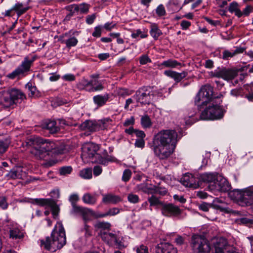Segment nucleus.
Segmentation results:
<instances>
[{
    "instance_id": "1",
    "label": "nucleus",
    "mask_w": 253,
    "mask_h": 253,
    "mask_svg": "<svg viewBox=\"0 0 253 253\" xmlns=\"http://www.w3.org/2000/svg\"><path fill=\"white\" fill-rule=\"evenodd\" d=\"M177 133L174 130H163L157 133L153 140V149L156 156L164 160L173 152L177 142Z\"/></svg>"
},
{
    "instance_id": "2",
    "label": "nucleus",
    "mask_w": 253,
    "mask_h": 253,
    "mask_svg": "<svg viewBox=\"0 0 253 253\" xmlns=\"http://www.w3.org/2000/svg\"><path fill=\"white\" fill-rule=\"evenodd\" d=\"M25 94L20 89L13 88L0 93V109L9 107L26 99Z\"/></svg>"
},
{
    "instance_id": "3",
    "label": "nucleus",
    "mask_w": 253,
    "mask_h": 253,
    "mask_svg": "<svg viewBox=\"0 0 253 253\" xmlns=\"http://www.w3.org/2000/svg\"><path fill=\"white\" fill-rule=\"evenodd\" d=\"M66 243L65 230L63 226L59 224L52 231L50 239H48V251L54 252L62 248Z\"/></svg>"
},
{
    "instance_id": "4",
    "label": "nucleus",
    "mask_w": 253,
    "mask_h": 253,
    "mask_svg": "<svg viewBox=\"0 0 253 253\" xmlns=\"http://www.w3.org/2000/svg\"><path fill=\"white\" fill-rule=\"evenodd\" d=\"M27 145L32 147L31 153L39 159L44 160L47 155L46 140L40 137H31L27 140Z\"/></svg>"
},
{
    "instance_id": "5",
    "label": "nucleus",
    "mask_w": 253,
    "mask_h": 253,
    "mask_svg": "<svg viewBox=\"0 0 253 253\" xmlns=\"http://www.w3.org/2000/svg\"><path fill=\"white\" fill-rule=\"evenodd\" d=\"M222 100L212 101L201 113V118L203 120H217L222 118L224 115L222 107L219 105Z\"/></svg>"
},
{
    "instance_id": "6",
    "label": "nucleus",
    "mask_w": 253,
    "mask_h": 253,
    "mask_svg": "<svg viewBox=\"0 0 253 253\" xmlns=\"http://www.w3.org/2000/svg\"><path fill=\"white\" fill-rule=\"evenodd\" d=\"M190 246L195 253H210L211 250L209 241L201 235L194 234L192 236Z\"/></svg>"
},
{
    "instance_id": "7",
    "label": "nucleus",
    "mask_w": 253,
    "mask_h": 253,
    "mask_svg": "<svg viewBox=\"0 0 253 253\" xmlns=\"http://www.w3.org/2000/svg\"><path fill=\"white\" fill-rule=\"evenodd\" d=\"M112 122L109 118L98 121L86 120L80 125V128L82 130H87L90 132L96 131L106 129Z\"/></svg>"
},
{
    "instance_id": "8",
    "label": "nucleus",
    "mask_w": 253,
    "mask_h": 253,
    "mask_svg": "<svg viewBox=\"0 0 253 253\" xmlns=\"http://www.w3.org/2000/svg\"><path fill=\"white\" fill-rule=\"evenodd\" d=\"M37 58L36 55H30L26 56L21 64L12 72L7 75L6 77L10 79H14L24 75L25 73L30 71L33 63Z\"/></svg>"
},
{
    "instance_id": "9",
    "label": "nucleus",
    "mask_w": 253,
    "mask_h": 253,
    "mask_svg": "<svg viewBox=\"0 0 253 253\" xmlns=\"http://www.w3.org/2000/svg\"><path fill=\"white\" fill-rule=\"evenodd\" d=\"M230 194L233 198L242 204L247 206L253 204V186L243 190H235Z\"/></svg>"
},
{
    "instance_id": "10",
    "label": "nucleus",
    "mask_w": 253,
    "mask_h": 253,
    "mask_svg": "<svg viewBox=\"0 0 253 253\" xmlns=\"http://www.w3.org/2000/svg\"><path fill=\"white\" fill-rule=\"evenodd\" d=\"M222 95L215 97L213 96V88L209 84H206L203 86L200 91L198 92L195 98V103L196 104L202 101V105H205L206 103L210 101L212 98L214 99H219L222 96Z\"/></svg>"
},
{
    "instance_id": "11",
    "label": "nucleus",
    "mask_w": 253,
    "mask_h": 253,
    "mask_svg": "<svg viewBox=\"0 0 253 253\" xmlns=\"http://www.w3.org/2000/svg\"><path fill=\"white\" fill-rule=\"evenodd\" d=\"M154 95L152 88L148 87H144L137 91L133 98L142 104H149L153 99Z\"/></svg>"
},
{
    "instance_id": "12",
    "label": "nucleus",
    "mask_w": 253,
    "mask_h": 253,
    "mask_svg": "<svg viewBox=\"0 0 253 253\" xmlns=\"http://www.w3.org/2000/svg\"><path fill=\"white\" fill-rule=\"evenodd\" d=\"M59 146V142L48 140V156L51 155L53 157V159L48 160V167L53 166L59 162V160L55 158L56 156L63 153V150Z\"/></svg>"
},
{
    "instance_id": "13",
    "label": "nucleus",
    "mask_w": 253,
    "mask_h": 253,
    "mask_svg": "<svg viewBox=\"0 0 253 253\" xmlns=\"http://www.w3.org/2000/svg\"><path fill=\"white\" fill-rule=\"evenodd\" d=\"M161 211L163 215L168 217H178L182 213V210L178 206L171 203L162 205Z\"/></svg>"
},
{
    "instance_id": "14",
    "label": "nucleus",
    "mask_w": 253,
    "mask_h": 253,
    "mask_svg": "<svg viewBox=\"0 0 253 253\" xmlns=\"http://www.w3.org/2000/svg\"><path fill=\"white\" fill-rule=\"evenodd\" d=\"M52 199H48V208H50L53 217L57 218L60 211L59 206L56 204L55 200L59 197V191L54 189L50 193Z\"/></svg>"
},
{
    "instance_id": "15",
    "label": "nucleus",
    "mask_w": 253,
    "mask_h": 253,
    "mask_svg": "<svg viewBox=\"0 0 253 253\" xmlns=\"http://www.w3.org/2000/svg\"><path fill=\"white\" fill-rule=\"evenodd\" d=\"M99 145L93 143H90L84 145L82 148L81 155L83 160L89 159L90 160L94 157L97 152L99 150Z\"/></svg>"
},
{
    "instance_id": "16",
    "label": "nucleus",
    "mask_w": 253,
    "mask_h": 253,
    "mask_svg": "<svg viewBox=\"0 0 253 253\" xmlns=\"http://www.w3.org/2000/svg\"><path fill=\"white\" fill-rule=\"evenodd\" d=\"M230 189V185L227 179L220 175H218L214 184L211 187L212 191L226 192Z\"/></svg>"
},
{
    "instance_id": "17",
    "label": "nucleus",
    "mask_w": 253,
    "mask_h": 253,
    "mask_svg": "<svg viewBox=\"0 0 253 253\" xmlns=\"http://www.w3.org/2000/svg\"><path fill=\"white\" fill-rule=\"evenodd\" d=\"M200 176H196L191 173L185 174L181 179V182L183 185L193 188H198L200 185Z\"/></svg>"
},
{
    "instance_id": "18",
    "label": "nucleus",
    "mask_w": 253,
    "mask_h": 253,
    "mask_svg": "<svg viewBox=\"0 0 253 253\" xmlns=\"http://www.w3.org/2000/svg\"><path fill=\"white\" fill-rule=\"evenodd\" d=\"M237 75V71L236 70L226 68L215 70L213 73L214 77L221 78L227 81L234 79Z\"/></svg>"
},
{
    "instance_id": "19",
    "label": "nucleus",
    "mask_w": 253,
    "mask_h": 253,
    "mask_svg": "<svg viewBox=\"0 0 253 253\" xmlns=\"http://www.w3.org/2000/svg\"><path fill=\"white\" fill-rule=\"evenodd\" d=\"M218 174L216 173L205 172L200 175V181L209 184L208 188L211 191L214 184Z\"/></svg>"
},
{
    "instance_id": "20",
    "label": "nucleus",
    "mask_w": 253,
    "mask_h": 253,
    "mask_svg": "<svg viewBox=\"0 0 253 253\" xmlns=\"http://www.w3.org/2000/svg\"><path fill=\"white\" fill-rule=\"evenodd\" d=\"M228 242L224 238H217L213 243V253H226Z\"/></svg>"
},
{
    "instance_id": "21",
    "label": "nucleus",
    "mask_w": 253,
    "mask_h": 253,
    "mask_svg": "<svg viewBox=\"0 0 253 253\" xmlns=\"http://www.w3.org/2000/svg\"><path fill=\"white\" fill-rule=\"evenodd\" d=\"M100 235L101 239L109 246L114 244L117 237L116 234L110 232L109 230L101 231Z\"/></svg>"
},
{
    "instance_id": "22",
    "label": "nucleus",
    "mask_w": 253,
    "mask_h": 253,
    "mask_svg": "<svg viewBox=\"0 0 253 253\" xmlns=\"http://www.w3.org/2000/svg\"><path fill=\"white\" fill-rule=\"evenodd\" d=\"M155 253H177V251L170 244L162 243L156 247Z\"/></svg>"
},
{
    "instance_id": "23",
    "label": "nucleus",
    "mask_w": 253,
    "mask_h": 253,
    "mask_svg": "<svg viewBox=\"0 0 253 253\" xmlns=\"http://www.w3.org/2000/svg\"><path fill=\"white\" fill-rule=\"evenodd\" d=\"M9 227V237L12 239H21L24 237V233L20 230L15 223L10 224Z\"/></svg>"
},
{
    "instance_id": "24",
    "label": "nucleus",
    "mask_w": 253,
    "mask_h": 253,
    "mask_svg": "<svg viewBox=\"0 0 253 253\" xmlns=\"http://www.w3.org/2000/svg\"><path fill=\"white\" fill-rule=\"evenodd\" d=\"M155 188V185L143 182L137 184L135 187V190L137 192H142L147 194H154Z\"/></svg>"
},
{
    "instance_id": "25",
    "label": "nucleus",
    "mask_w": 253,
    "mask_h": 253,
    "mask_svg": "<svg viewBox=\"0 0 253 253\" xmlns=\"http://www.w3.org/2000/svg\"><path fill=\"white\" fill-rule=\"evenodd\" d=\"M103 156H101L100 154L96 153L94 157L91 160L93 163H96L99 164L106 165L109 162L112 161L110 157L107 155V152L104 150Z\"/></svg>"
},
{
    "instance_id": "26",
    "label": "nucleus",
    "mask_w": 253,
    "mask_h": 253,
    "mask_svg": "<svg viewBox=\"0 0 253 253\" xmlns=\"http://www.w3.org/2000/svg\"><path fill=\"white\" fill-rule=\"evenodd\" d=\"M164 74L173 79L176 83H179L187 76L188 73L186 71L178 73L174 71L166 70L164 72Z\"/></svg>"
},
{
    "instance_id": "27",
    "label": "nucleus",
    "mask_w": 253,
    "mask_h": 253,
    "mask_svg": "<svg viewBox=\"0 0 253 253\" xmlns=\"http://www.w3.org/2000/svg\"><path fill=\"white\" fill-rule=\"evenodd\" d=\"M26 176V173L21 167H16L12 169L7 174L8 179H23Z\"/></svg>"
},
{
    "instance_id": "28",
    "label": "nucleus",
    "mask_w": 253,
    "mask_h": 253,
    "mask_svg": "<svg viewBox=\"0 0 253 253\" xmlns=\"http://www.w3.org/2000/svg\"><path fill=\"white\" fill-rule=\"evenodd\" d=\"M60 40L62 43L66 44L68 48L75 46L78 42V40L75 37H69L67 33H65L60 37Z\"/></svg>"
},
{
    "instance_id": "29",
    "label": "nucleus",
    "mask_w": 253,
    "mask_h": 253,
    "mask_svg": "<svg viewBox=\"0 0 253 253\" xmlns=\"http://www.w3.org/2000/svg\"><path fill=\"white\" fill-rule=\"evenodd\" d=\"M121 201V198L111 194L104 195L103 196L102 202L105 204H116Z\"/></svg>"
},
{
    "instance_id": "30",
    "label": "nucleus",
    "mask_w": 253,
    "mask_h": 253,
    "mask_svg": "<svg viewBox=\"0 0 253 253\" xmlns=\"http://www.w3.org/2000/svg\"><path fill=\"white\" fill-rule=\"evenodd\" d=\"M109 95L107 93L104 95H97L93 97V100L94 103L98 107H101L104 105L108 100Z\"/></svg>"
},
{
    "instance_id": "31",
    "label": "nucleus",
    "mask_w": 253,
    "mask_h": 253,
    "mask_svg": "<svg viewBox=\"0 0 253 253\" xmlns=\"http://www.w3.org/2000/svg\"><path fill=\"white\" fill-rule=\"evenodd\" d=\"M84 82V84L85 86H92V88L89 90L90 91H100L103 89V86L101 84L99 83L97 84L98 82L96 80H91L90 81H87L85 80Z\"/></svg>"
},
{
    "instance_id": "32",
    "label": "nucleus",
    "mask_w": 253,
    "mask_h": 253,
    "mask_svg": "<svg viewBox=\"0 0 253 253\" xmlns=\"http://www.w3.org/2000/svg\"><path fill=\"white\" fill-rule=\"evenodd\" d=\"M150 34L153 38L156 40L162 35V32L159 29L157 24L152 23L150 25Z\"/></svg>"
},
{
    "instance_id": "33",
    "label": "nucleus",
    "mask_w": 253,
    "mask_h": 253,
    "mask_svg": "<svg viewBox=\"0 0 253 253\" xmlns=\"http://www.w3.org/2000/svg\"><path fill=\"white\" fill-rule=\"evenodd\" d=\"M25 87L28 89V96L29 97H38L39 95V92L37 90L36 87L34 85H33L32 83L29 82L25 85Z\"/></svg>"
},
{
    "instance_id": "34",
    "label": "nucleus",
    "mask_w": 253,
    "mask_h": 253,
    "mask_svg": "<svg viewBox=\"0 0 253 253\" xmlns=\"http://www.w3.org/2000/svg\"><path fill=\"white\" fill-rule=\"evenodd\" d=\"M228 10L231 13L234 12L235 15L239 18L242 17V11L238 7V3L236 1H233L230 4Z\"/></svg>"
},
{
    "instance_id": "35",
    "label": "nucleus",
    "mask_w": 253,
    "mask_h": 253,
    "mask_svg": "<svg viewBox=\"0 0 253 253\" xmlns=\"http://www.w3.org/2000/svg\"><path fill=\"white\" fill-rule=\"evenodd\" d=\"M82 200L84 203L88 205H93L96 202V197L89 193L84 194L82 197Z\"/></svg>"
},
{
    "instance_id": "36",
    "label": "nucleus",
    "mask_w": 253,
    "mask_h": 253,
    "mask_svg": "<svg viewBox=\"0 0 253 253\" xmlns=\"http://www.w3.org/2000/svg\"><path fill=\"white\" fill-rule=\"evenodd\" d=\"M179 4L180 1L179 0H169L167 7L172 12H175L182 8V7L180 6Z\"/></svg>"
},
{
    "instance_id": "37",
    "label": "nucleus",
    "mask_w": 253,
    "mask_h": 253,
    "mask_svg": "<svg viewBox=\"0 0 253 253\" xmlns=\"http://www.w3.org/2000/svg\"><path fill=\"white\" fill-rule=\"evenodd\" d=\"M75 4L68 5L65 7V9L68 12L65 18L66 20H69L76 13H78Z\"/></svg>"
},
{
    "instance_id": "38",
    "label": "nucleus",
    "mask_w": 253,
    "mask_h": 253,
    "mask_svg": "<svg viewBox=\"0 0 253 253\" xmlns=\"http://www.w3.org/2000/svg\"><path fill=\"white\" fill-rule=\"evenodd\" d=\"M28 9V7L24 6L22 3H16L12 8V10L17 12L18 16H20L25 13Z\"/></svg>"
},
{
    "instance_id": "39",
    "label": "nucleus",
    "mask_w": 253,
    "mask_h": 253,
    "mask_svg": "<svg viewBox=\"0 0 253 253\" xmlns=\"http://www.w3.org/2000/svg\"><path fill=\"white\" fill-rule=\"evenodd\" d=\"M59 130L60 128L56 121H48V133L54 134L59 131Z\"/></svg>"
},
{
    "instance_id": "40",
    "label": "nucleus",
    "mask_w": 253,
    "mask_h": 253,
    "mask_svg": "<svg viewBox=\"0 0 253 253\" xmlns=\"http://www.w3.org/2000/svg\"><path fill=\"white\" fill-rule=\"evenodd\" d=\"M141 124L143 128H150L152 126V122L147 115L143 116L141 118Z\"/></svg>"
},
{
    "instance_id": "41",
    "label": "nucleus",
    "mask_w": 253,
    "mask_h": 253,
    "mask_svg": "<svg viewBox=\"0 0 253 253\" xmlns=\"http://www.w3.org/2000/svg\"><path fill=\"white\" fill-rule=\"evenodd\" d=\"M94 227L105 231V230L110 229L111 224L108 222L98 221L94 224Z\"/></svg>"
},
{
    "instance_id": "42",
    "label": "nucleus",
    "mask_w": 253,
    "mask_h": 253,
    "mask_svg": "<svg viewBox=\"0 0 253 253\" xmlns=\"http://www.w3.org/2000/svg\"><path fill=\"white\" fill-rule=\"evenodd\" d=\"M80 176L84 179H90L92 177L91 168H85L80 171Z\"/></svg>"
},
{
    "instance_id": "43",
    "label": "nucleus",
    "mask_w": 253,
    "mask_h": 253,
    "mask_svg": "<svg viewBox=\"0 0 253 253\" xmlns=\"http://www.w3.org/2000/svg\"><path fill=\"white\" fill-rule=\"evenodd\" d=\"M180 64V63L178 62L176 60L172 59L164 61L161 64L162 66L167 68H175Z\"/></svg>"
},
{
    "instance_id": "44",
    "label": "nucleus",
    "mask_w": 253,
    "mask_h": 253,
    "mask_svg": "<svg viewBox=\"0 0 253 253\" xmlns=\"http://www.w3.org/2000/svg\"><path fill=\"white\" fill-rule=\"evenodd\" d=\"M78 13H86L88 11L89 5L85 3H83L80 4H75Z\"/></svg>"
},
{
    "instance_id": "45",
    "label": "nucleus",
    "mask_w": 253,
    "mask_h": 253,
    "mask_svg": "<svg viewBox=\"0 0 253 253\" xmlns=\"http://www.w3.org/2000/svg\"><path fill=\"white\" fill-rule=\"evenodd\" d=\"M196 113V111L193 110L192 111L188 113V114L184 117V119L186 125H190L194 123V120L190 119H192V118L195 116Z\"/></svg>"
},
{
    "instance_id": "46",
    "label": "nucleus",
    "mask_w": 253,
    "mask_h": 253,
    "mask_svg": "<svg viewBox=\"0 0 253 253\" xmlns=\"http://www.w3.org/2000/svg\"><path fill=\"white\" fill-rule=\"evenodd\" d=\"M148 202L150 203V206H157L158 205H161L164 204L160 201L159 199L156 197L155 196L152 195L149 197L148 199Z\"/></svg>"
},
{
    "instance_id": "47",
    "label": "nucleus",
    "mask_w": 253,
    "mask_h": 253,
    "mask_svg": "<svg viewBox=\"0 0 253 253\" xmlns=\"http://www.w3.org/2000/svg\"><path fill=\"white\" fill-rule=\"evenodd\" d=\"M10 141L8 139H5L0 141V154L4 153L7 149Z\"/></svg>"
},
{
    "instance_id": "48",
    "label": "nucleus",
    "mask_w": 253,
    "mask_h": 253,
    "mask_svg": "<svg viewBox=\"0 0 253 253\" xmlns=\"http://www.w3.org/2000/svg\"><path fill=\"white\" fill-rule=\"evenodd\" d=\"M82 213L84 220L86 221L89 219V217L92 216L93 211L90 209L84 208Z\"/></svg>"
},
{
    "instance_id": "49",
    "label": "nucleus",
    "mask_w": 253,
    "mask_h": 253,
    "mask_svg": "<svg viewBox=\"0 0 253 253\" xmlns=\"http://www.w3.org/2000/svg\"><path fill=\"white\" fill-rule=\"evenodd\" d=\"M133 250L136 253H149L148 247L144 244L136 246Z\"/></svg>"
},
{
    "instance_id": "50",
    "label": "nucleus",
    "mask_w": 253,
    "mask_h": 253,
    "mask_svg": "<svg viewBox=\"0 0 253 253\" xmlns=\"http://www.w3.org/2000/svg\"><path fill=\"white\" fill-rule=\"evenodd\" d=\"M33 204L40 206H46L47 205V199L36 198L32 200L31 202Z\"/></svg>"
},
{
    "instance_id": "51",
    "label": "nucleus",
    "mask_w": 253,
    "mask_h": 253,
    "mask_svg": "<svg viewBox=\"0 0 253 253\" xmlns=\"http://www.w3.org/2000/svg\"><path fill=\"white\" fill-rule=\"evenodd\" d=\"M72 170L71 166L62 167L59 169V173L61 175H65L71 173Z\"/></svg>"
},
{
    "instance_id": "52",
    "label": "nucleus",
    "mask_w": 253,
    "mask_h": 253,
    "mask_svg": "<svg viewBox=\"0 0 253 253\" xmlns=\"http://www.w3.org/2000/svg\"><path fill=\"white\" fill-rule=\"evenodd\" d=\"M128 201L132 204H136L139 202V198L138 195L133 193H130L127 196Z\"/></svg>"
},
{
    "instance_id": "53",
    "label": "nucleus",
    "mask_w": 253,
    "mask_h": 253,
    "mask_svg": "<svg viewBox=\"0 0 253 253\" xmlns=\"http://www.w3.org/2000/svg\"><path fill=\"white\" fill-rule=\"evenodd\" d=\"M154 194H158L161 196H164L168 193V190L165 188L161 186H156Z\"/></svg>"
},
{
    "instance_id": "54",
    "label": "nucleus",
    "mask_w": 253,
    "mask_h": 253,
    "mask_svg": "<svg viewBox=\"0 0 253 253\" xmlns=\"http://www.w3.org/2000/svg\"><path fill=\"white\" fill-rule=\"evenodd\" d=\"M156 13L158 16L161 17L165 16L166 14V11L164 5L162 4L158 5L156 9Z\"/></svg>"
},
{
    "instance_id": "55",
    "label": "nucleus",
    "mask_w": 253,
    "mask_h": 253,
    "mask_svg": "<svg viewBox=\"0 0 253 253\" xmlns=\"http://www.w3.org/2000/svg\"><path fill=\"white\" fill-rule=\"evenodd\" d=\"M8 204L6 201V198L4 196L0 197V208L2 210H6L7 209Z\"/></svg>"
},
{
    "instance_id": "56",
    "label": "nucleus",
    "mask_w": 253,
    "mask_h": 253,
    "mask_svg": "<svg viewBox=\"0 0 253 253\" xmlns=\"http://www.w3.org/2000/svg\"><path fill=\"white\" fill-rule=\"evenodd\" d=\"M131 172L129 169H126L124 171L122 180L126 182L128 181L131 177Z\"/></svg>"
},
{
    "instance_id": "57",
    "label": "nucleus",
    "mask_w": 253,
    "mask_h": 253,
    "mask_svg": "<svg viewBox=\"0 0 253 253\" xmlns=\"http://www.w3.org/2000/svg\"><path fill=\"white\" fill-rule=\"evenodd\" d=\"M139 62L140 64L145 65L147 63L151 62V60L147 55L144 54L139 57Z\"/></svg>"
},
{
    "instance_id": "58",
    "label": "nucleus",
    "mask_w": 253,
    "mask_h": 253,
    "mask_svg": "<svg viewBox=\"0 0 253 253\" xmlns=\"http://www.w3.org/2000/svg\"><path fill=\"white\" fill-rule=\"evenodd\" d=\"M84 207L79 206L76 204L75 205H74L72 206V212L74 213H79L81 214L83 210H84Z\"/></svg>"
},
{
    "instance_id": "59",
    "label": "nucleus",
    "mask_w": 253,
    "mask_h": 253,
    "mask_svg": "<svg viewBox=\"0 0 253 253\" xmlns=\"http://www.w3.org/2000/svg\"><path fill=\"white\" fill-rule=\"evenodd\" d=\"M102 32V26H98L94 28V32L92 33V35L94 37H100Z\"/></svg>"
},
{
    "instance_id": "60",
    "label": "nucleus",
    "mask_w": 253,
    "mask_h": 253,
    "mask_svg": "<svg viewBox=\"0 0 253 253\" xmlns=\"http://www.w3.org/2000/svg\"><path fill=\"white\" fill-rule=\"evenodd\" d=\"M234 55L233 51L224 50L222 52V58L223 59L228 60L229 58L233 57Z\"/></svg>"
},
{
    "instance_id": "61",
    "label": "nucleus",
    "mask_w": 253,
    "mask_h": 253,
    "mask_svg": "<svg viewBox=\"0 0 253 253\" xmlns=\"http://www.w3.org/2000/svg\"><path fill=\"white\" fill-rule=\"evenodd\" d=\"M120 212V210L117 208H113L110 209L107 212H106V216H114Z\"/></svg>"
},
{
    "instance_id": "62",
    "label": "nucleus",
    "mask_w": 253,
    "mask_h": 253,
    "mask_svg": "<svg viewBox=\"0 0 253 253\" xmlns=\"http://www.w3.org/2000/svg\"><path fill=\"white\" fill-rule=\"evenodd\" d=\"M79 200V197L78 194H72L69 197V201L71 202L72 206L76 204V202Z\"/></svg>"
},
{
    "instance_id": "63",
    "label": "nucleus",
    "mask_w": 253,
    "mask_h": 253,
    "mask_svg": "<svg viewBox=\"0 0 253 253\" xmlns=\"http://www.w3.org/2000/svg\"><path fill=\"white\" fill-rule=\"evenodd\" d=\"M40 246L42 249L47 250V237L45 238V240L40 239L39 240Z\"/></svg>"
},
{
    "instance_id": "64",
    "label": "nucleus",
    "mask_w": 253,
    "mask_h": 253,
    "mask_svg": "<svg viewBox=\"0 0 253 253\" xmlns=\"http://www.w3.org/2000/svg\"><path fill=\"white\" fill-rule=\"evenodd\" d=\"M96 17L95 14H92L87 16L85 20L86 23L89 25L92 24L95 19Z\"/></svg>"
}]
</instances>
